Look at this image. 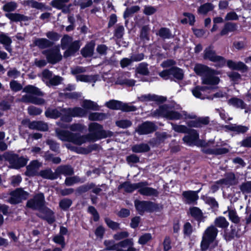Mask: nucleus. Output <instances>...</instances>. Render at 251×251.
<instances>
[{"label": "nucleus", "mask_w": 251, "mask_h": 251, "mask_svg": "<svg viewBox=\"0 0 251 251\" xmlns=\"http://www.w3.org/2000/svg\"><path fill=\"white\" fill-rule=\"evenodd\" d=\"M89 133L81 135L79 133H74L68 130L57 129L55 132L57 137L63 141L72 142L76 145H81L87 142L96 141L102 138L113 135L110 131L103 129L102 126L97 123H92L88 127Z\"/></svg>", "instance_id": "1"}, {"label": "nucleus", "mask_w": 251, "mask_h": 251, "mask_svg": "<svg viewBox=\"0 0 251 251\" xmlns=\"http://www.w3.org/2000/svg\"><path fill=\"white\" fill-rule=\"evenodd\" d=\"M203 58L204 60H209L216 63L215 67L217 68H222L226 66L231 70H236L246 73L248 71V67L243 62H235L231 59L227 60L221 55L216 54V51L213 50L211 45L206 47L203 51Z\"/></svg>", "instance_id": "2"}, {"label": "nucleus", "mask_w": 251, "mask_h": 251, "mask_svg": "<svg viewBox=\"0 0 251 251\" xmlns=\"http://www.w3.org/2000/svg\"><path fill=\"white\" fill-rule=\"evenodd\" d=\"M23 91L28 94L23 96L22 101L36 105L45 104L46 100L43 98L38 97H42L44 95V92L39 88L32 85H27L24 88Z\"/></svg>", "instance_id": "3"}, {"label": "nucleus", "mask_w": 251, "mask_h": 251, "mask_svg": "<svg viewBox=\"0 0 251 251\" xmlns=\"http://www.w3.org/2000/svg\"><path fill=\"white\" fill-rule=\"evenodd\" d=\"M18 7V4L14 1L7 2L5 3L2 9L3 11L7 12L5 14V16L10 20L12 22H19L22 21H28L30 20V18L23 14L17 13H11L16 10Z\"/></svg>", "instance_id": "4"}, {"label": "nucleus", "mask_w": 251, "mask_h": 251, "mask_svg": "<svg viewBox=\"0 0 251 251\" xmlns=\"http://www.w3.org/2000/svg\"><path fill=\"white\" fill-rule=\"evenodd\" d=\"M194 71L199 75H204L202 78L203 84L214 85L219 83L220 78L210 74L211 69L206 65L197 64L194 68Z\"/></svg>", "instance_id": "5"}, {"label": "nucleus", "mask_w": 251, "mask_h": 251, "mask_svg": "<svg viewBox=\"0 0 251 251\" xmlns=\"http://www.w3.org/2000/svg\"><path fill=\"white\" fill-rule=\"evenodd\" d=\"M158 75L163 80H170L179 83L184 77V73L183 69L177 66L172 67L169 69L163 70L160 72Z\"/></svg>", "instance_id": "6"}, {"label": "nucleus", "mask_w": 251, "mask_h": 251, "mask_svg": "<svg viewBox=\"0 0 251 251\" xmlns=\"http://www.w3.org/2000/svg\"><path fill=\"white\" fill-rule=\"evenodd\" d=\"M151 101L158 106L156 110H181V107L174 100H167L165 96L152 94Z\"/></svg>", "instance_id": "7"}, {"label": "nucleus", "mask_w": 251, "mask_h": 251, "mask_svg": "<svg viewBox=\"0 0 251 251\" xmlns=\"http://www.w3.org/2000/svg\"><path fill=\"white\" fill-rule=\"evenodd\" d=\"M218 230L214 226L208 227L204 231L202 240L201 243V248L202 251H206L211 244L215 240Z\"/></svg>", "instance_id": "8"}, {"label": "nucleus", "mask_w": 251, "mask_h": 251, "mask_svg": "<svg viewBox=\"0 0 251 251\" xmlns=\"http://www.w3.org/2000/svg\"><path fill=\"white\" fill-rule=\"evenodd\" d=\"M42 53L46 56L48 62L52 65L56 64L62 59L59 47L44 50L42 51Z\"/></svg>", "instance_id": "9"}, {"label": "nucleus", "mask_w": 251, "mask_h": 251, "mask_svg": "<svg viewBox=\"0 0 251 251\" xmlns=\"http://www.w3.org/2000/svg\"><path fill=\"white\" fill-rule=\"evenodd\" d=\"M134 205L136 210L140 215H143L145 211L152 212L158 208L156 204L151 201H134Z\"/></svg>", "instance_id": "10"}, {"label": "nucleus", "mask_w": 251, "mask_h": 251, "mask_svg": "<svg viewBox=\"0 0 251 251\" xmlns=\"http://www.w3.org/2000/svg\"><path fill=\"white\" fill-rule=\"evenodd\" d=\"M9 195L10 197L6 201L10 204H16L26 199L29 193L24 191L22 188H17L15 190L11 191Z\"/></svg>", "instance_id": "11"}, {"label": "nucleus", "mask_w": 251, "mask_h": 251, "mask_svg": "<svg viewBox=\"0 0 251 251\" xmlns=\"http://www.w3.org/2000/svg\"><path fill=\"white\" fill-rule=\"evenodd\" d=\"M104 106L110 110H137L136 106L114 99L110 100L104 103Z\"/></svg>", "instance_id": "12"}, {"label": "nucleus", "mask_w": 251, "mask_h": 251, "mask_svg": "<svg viewBox=\"0 0 251 251\" xmlns=\"http://www.w3.org/2000/svg\"><path fill=\"white\" fill-rule=\"evenodd\" d=\"M148 185L147 181L139 182L138 188L139 193L145 196L158 197L159 195L158 191L154 188L148 187Z\"/></svg>", "instance_id": "13"}, {"label": "nucleus", "mask_w": 251, "mask_h": 251, "mask_svg": "<svg viewBox=\"0 0 251 251\" xmlns=\"http://www.w3.org/2000/svg\"><path fill=\"white\" fill-rule=\"evenodd\" d=\"M45 202V197L43 193H38L34 197L28 200L26 206L33 209H40L44 205Z\"/></svg>", "instance_id": "14"}, {"label": "nucleus", "mask_w": 251, "mask_h": 251, "mask_svg": "<svg viewBox=\"0 0 251 251\" xmlns=\"http://www.w3.org/2000/svg\"><path fill=\"white\" fill-rule=\"evenodd\" d=\"M80 105L82 108L78 107L63 108L60 110H100L101 108V106H99L97 102L90 100H83Z\"/></svg>", "instance_id": "15"}, {"label": "nucleus", "mask_w": 251, "mask_h": 251, "mask_svg": "<svg viewBox=\"0 0 251 251\" xmlns=\"http://www.w3.org/2000/svg\"><path fill=\"white\" fill-rule=\"evenodd\" d=\"M163 112H168V117L169 119L172 120H178L181 118L187 119H194V116L187 115L184 112L183 116L179 114L176 111H156L153 114L154 117H159L160 116Z\"/></svg>", "instance_id": "16"}, {"label": "nucleus", "mask_w": 251, "mask_h": 251, "mask_svg": "<svg viewBox=\"0 0 251 251\" xmlns=\"http://www.w3.org/2000/svg\"><path fill=\"white\" fill-rule=\"evenodd\" d=\"M8 161L12 168L19 169L26 164L27 160L24 157L12 154L9 156Z\"/></svg>", "instance_id": "17"}, {"label": "nucleus", "mask_w": 251, "mask_h": 251, "mask_svg": "<svg viewBox=\"0 0 251 251\" xmlns=\"http://www.w3.org/2000/svg\"><path fill=\"white\" fill-rule=\"evenodd\" d=\"M156 126L153 122H145L138 126L136 131L140 135L148 134L155 131Z\"/></svg>", "instance_id": "18"}, {"label": "nucleus", "mask_w": 251, "mask_h": 251, "mask_svg": "<svg viewBox=\"0 0 251 251\" xmlns=\"http://www.w3.org/2000/svg\"><path fill=\"white\" fill-rule=\"evenodd\" d=\"M81 43L80 40H75L70 43L68 49L64 52L63 56L65 58L75 55L79 50Z\"/></svg>", "instance_id": "19"}, {"label": "nucleus", "mask_w": 251, "mask_h": 251, "mask_svg": "<svg viewBox=\"0 0 251 251\" xmlns=\"http://www.w3.org/2000/svg\"><path fill=\"white\" fill-rule=\"evenodd\" d=\"M238 182V177H237L232 172L226 173L225 175V178L217 181V183H221L228 187L236 185Z\"/></svg>", "instance_id": "20"}, {"label": "nucleus", "mask_w": 251, "mask_h": 251, "mask_svg": "<svg viewBox=\"0 0 251 251\" xmlns=\"http://www.w3.org/2000/svg\"><path fill=\"white\" fill-rule=\"evenodd\" d=\"M95 45V42L94 40L87 42L85 46L80 50L81 55L84 58L92 57L94 54Z\"/></svg>", "instance_id": "21"}, {"label": "nucleus", "mask_w": 251, "mask_h": 251, "mask_svg": "<svg viewBox=\"0 0 251 251\" xmlns=\"http://www.w3.org/2000/svg\"><path fill=\"white\" fill-rule=\"evenodd\" d=\"M201 188L198 191H186L182 193V196L185 199L186 203H194L199 199L198 194L201 191Z\"/></svg>", "instance_id": "22"}, {"label": "nucleus", "mask_w": 251, "mask_h": 251, "mask_svg": "<svg viewBox=\"0 0 251 251\" xmlns=\"http://www.w3.org/2000/svg\"><path fill=\"white\" fill-rule=\"evenodd\" d=\"M187 135L183 138V141L189 145H195L199 138L197 131L195 129H189Z\"/></svg>", "instance_id": "23"}, {"label": "nucleus", "mask_w": 251, "mask_h": 251, "mask_svg": "<svg viewBox=\"0 0 251 251\" xmlns=\"http://www.w3.org/2000/svg\"><path fill=\"white\" fill-rule=\"evenodd\" d=\"M41 164L37 160H33L26 167L25 174L28 176L39 175L38 170L41 167Z\"/></svg>", "instance_id": "24"}, {"label": "nucleus", "mask_w": 251, "mask_h": 251, "mask_svg": "<svg viewBox=\"0 0 251 251\" xmlns=\"http://www.w3.org/2000/svg\"><path fill=\"white\" fill-rule=\"evenodd\" d=\"M33 43L35 46L41 50L51 48L54 45L53 42L44 38H36L34 40Z\"/></svg>", "instance_id": "25"}, {"label": "nucleus", "mask_w": 251, "mask_h": 251, "mask_svg": "<svg viewBox=\"0 0 251 251\" xmlns=\"http://www.w3.org/2000/svg\"><path fill=\"white\" fill-rule=\"evenodd\" d=\"M25 6H30L33 8L41 10L43 11L44 9L48 10H51V8L50 6H46L44 3L39 2L35 0H26L24 2Z\"/></svg>", "instance_id": "26"}, {"label": "nucleus", "mask_w": 251, "mask_h": 251, "mask_svg": "<svg viewBox=\"0 0 251 251\" xmlns=\"http://www.w3.org/2000/svg\"><path fill=\"white\" fill-rule=\"evenodd\" d=\"M55 172L57 175V178L61 175L71 176L74 173L73 168L69 165L59 166L56 169Z\"/></svg>", "instance_id": "27"}, {"label": "nucleus", "mask_w": 251, "mask_h": 251, "mask_svg": "<svg viewBox=\"0 0 251 251\" xmlns=\"http://www.w3.org/2000/svg\"><path fill=\"white\" fill-rule=\"evenodd\" d=\"M69 112L65 113V115L61 117V120L64 122H69L72 120V117H83L86 114V111H68Z\"/></svg>", "instance_id": "28"}, {"label": "nucleus", "mask_w": 251, "mask_h": 251, "mask_svg": "<svg viewBox=\"0 0 251 251\" xmlns=\"http://www.w3.org/2000/svg\"><path fill=\"white\" fill-rule=\"evenodd\" d=\"M237 24L230 22H227L224 25V27L220 32L221 36L227 34L229 32H232L237 30Z\"/></svg>", "instance_id": "29"}, {"label": "nucleus", "mask_w": 251, "mask_h": 251, "mask_svg": "<svg viewBox=\"0 0 251 251\" xmlns=\"http://www.w3.org/2000/svg\"><path fill=\"white\" fill-rule=\"evenodd\" d=\"M209 123V119L208 117H200L195 120L190 121L188 123L189 126L195 127H200L203 125H208Z\"/></svg>", "instance_id": "30"}, {"label": "nucleus", "mask_w": 251, "mask_h": 251, "mask_svg": "<svg viewBox=\"0 0 251 251\" xmlns=\"http://www.w3.org/2000/svg\"><path fill=\"white\" fill-rule=\"evenodd\" d=\"M151 28L149 25H143L140 31V39L144 43L150 40Z\"/></svg>", "instance_id": "31"}, {"label": "nucleus", "mask_w": 251, "mask_h": 251, "mask_svg": "<svg viewBox=\"0 0 251 251\" xmlns=\"http://www.w3.org/2000/svg\"><path fill=\"white\" fill-rule=\"evenodd\" d=\"M227 102L229 105L232 106L236 108L244 109L246 106V104L242 100L235 97H232L228 100Z\"/></svg>", "instance_id": "32"}, {"label": "nucleus", "mask_w": 251, "mask_h": 251, "mask_svg": "<svg viewBox=\"0 0 251 251\" xmlns=\"http://www.w3.org/2000/svg\"><path fill=\"white\" fill-rule=\"evenodd\" d=\"M28 127L31 129H36L41 131H47L48 129V126L46 123L41 121H33L30 122Z\"/></svg>", "instance_id": "33"}, {"label": "nucleus", "mask_w": 251, "mask_h": 251, "mask_svg": "<svg viewBox=\"0 0 251 251\" xmlns=\"http://www.w3.org/2000/svg\"><path fill=\"white\" fill-rule=\"evenodd\" d=\"M138 185L139 182L132 184L129 182L126 181L120 185L118 186V189H121L123 188L126 192L131 193L135 190H138Z\"/></svg>", "instance_id": "34"}, {"label": "nucleus", "mask_w": 251, "mask_h": 251, "mask_svg": "<svg viewBox=\"0 0 251 251\" xmlns=\"http://www.w3.org/2000/svg\"><path fill=\"white\" fill-rule=\"evenodd\" d=\"M39 176L45 179L54 180L57 178L56 172H53L51 169H47L41 171L39 173Z\"/></svg>", "instance_id": "35"}, {"label": "nucleus", "mask_w": 251, "mask_h": 251, "mask_svg": "<svg viewBox=\"0 0 251 251\" xmlns=\"http://www.w3.org/2000/svg\"><path fill=\"white\" fill-rule=\"evenodd\" d=\"M183 16L187 17L188 19L186 18H184L180 20V23L182 25H186L189 23V25L191 26H193L195 25L196 22V17L195 15L189 12H183L182 13Z\"/></svg>", "instance_id": "36"}, {"label": "nucleus", "mask_w": 251, "mask_h": 251, "mask_svg": "<svg viewBox=\"0 0 251 251\" xmlns=\"http://www.w3.org/2000/svg\"><path fill=\"white\" fill-rule=\"evenodd\" d=\"M183 16L187 17L188 19L186 18H184L180 20V23L182 25H186L189 23V25L191 26H193L195 25L196 22V17L195 15L189 12H183L182 13Z\"/></svg>", "instance_id": "37"}, {"label": "nucleus", "mask_w": 251, "mask_h": 251, "mask_svg": "<svg viewBox=\"0 0 251 251\" xmlns=\"http://www.w3.org/2000/svg\"><path fill=\"white\" fill-rule=\"evenodd\" d=\"M241 192L245 195V199H247V195L251 194V181H246L242 182L239 186Z\"/></svg>", "instance_id": "38"}, {"label": "nucleus", "mask_w": 251, "mask_h": 251, "mask_svg": "<svg viewBox=\"0 0 251 251\" xmlns=\"http://www.w3.org/2000/svg\"><path fill=\"white\" fill-rule=\"evenodd\" d=\"M226 127L228 130L236 132L237 133H244L249 129L247 126L237 125L226 126Z\"/></svg>", "instance_id": "39"}, {"label": "nucleus", "mask_w": 251, "mask_h": 251, "mask_svg": "<svg viewBox=\"0 0 251 251\" xmlns=\"http://www.w3.org/2000/svg\"><path fill=\"white\" fill-rule=\"evenodd\" d=\"M214 5L212 3L207 2L201 5L198 9L199 14L205 15L208 12L212 11L214 9Z\"/></svg>", "instance_id": "40"}, {"label": "nucleus", "mask_w": 251, "mask_h": 251, "mask_svg": "<svg viewBox=\"0 0 251 251\" xmlns=\"http://www.w3.org/2000/svg\"><path fill=\"white\" fill-rule=\"evenodd\" d=\"M131 149L134 152L141 153L148 151L150 148L148 144L142 143L133 146Z\"/></svg>", "instance_id": "41"}, {"label": "nucleus", "mask_w": 251, "mask_h": 251, "mask_svg": "<svg viewBox=\"0 0 251 251\" xmlns=\"http://www.w3.org/2000/svg\"><path fill=\"white\" fill-rule=\"evenodd\" d=\"M85 181L84 179L80 178L77 176H75L71 177H66L65 180V184L66 186H72L75 184L78 183H83Z\"/></svg>", "instance_id": "42"}, {"label": "nucleus", "mask_w": 251, "mask_h": 251, "mask_svg": "<svg viewBox=\"0 0 251 251\" xmlns=\"http://www.w3.org/2000/svg\"><path fill=\"white\" fill-rule=\"evenodd\" d=\"M160 37L163 39H170L173 37L170 29L167 27H161L157 33Z\"/></svg>", "instance_id": "43"}, {"label": "nucleus", "mask_w": 251, "mask_h": 251, "mask_svg": "<svg viewBox=\"0 0 251 251\" xmlns=\"http://www.w3.org/2000/svg\"><path fill=\"white\" fill-rule=\"evenodd\" d=\"M226 212H228L229 219L232 222L235 224H238L240 222V218L235 210L228 208L226 211L224 212V214Z\"/></svg>", "instance_id": "44"}, {"label": "nucleus", "mask_w": 251, "mask_h": 251, "mask_svg": "<svg viewBox=\"0 0 251 251\" xmlns=\"http://www.w3.org/2000/svg\"><path fill=\"white\" fill-rule=\"evenodd\" d=\"M95 186V184L94 183H86L78 187L76 189V192L79 195H81L92 189Z\"/></svg>", "instance_id": "45"}, {"label": "nucleus", "mask_w": 251, "mask_h": 251, "mask_svg": "<svg viewBox=\"0 0 251 251\" xmlns=\"http://www.w3.org/2000/svg\"><path fill=\"white\" fill-rule=\"evenodd\" d=\"M214 224L215 226L222 228H226L229 225V223L226 219L222 216H220L216 218L214 221Z\"/></svg>", "instance_id": "46"}, {"label": "nucleus", "mask_w": 251, "mask_h": 251, "mask_svg": "<svg viewBox=\"0 0 251 251\" xmlns=\"http://www.w3.org/2000/svg\"><path fill=\"white\" fill-rule=\"evenodd\" d=\"M136 73L143 75H148L150 71L148 68V64L146 63H141L136 69Z\"/></svg>", "instance_id": "47"}, {"label": "nucleus", "mask_w": 251, "mask_h": 251, "mask_svg": "<svg viewBox=\"0 0 251 251\" xmlns=\"http://www.w3.org/2000/svg\"><path fill=\"white\" fill-rule=\"evenodd\" d=\"M189 210L191 215L195 219L200 220L202 218L203 214L199 208L193 207L190 208Z\"/></svg>", "instance_id": "48"}, {"label": "nucleus", "mask_w": 251, "mask_h": 251, "mask_svg": "<svg viewBox=\"0 0 251 251\" xmlns=\"http://www.w3.org/2000/svg\"><path fill=\"white\" fill-rule=\"evenodd\" d=\"M69 1L70 0H52L50 2V5L54 8L61 10L64 7V4Z\"/></svg>", "instance_id": "49"}, {"label": "nucleus", "mask_w": 251, "mask_h": 251, "mask_svg": "<svg viewBox=\"0 0 251 251\" xmlns=\"http://www.w3.org/2000/svg\"><path fill=\"white\" fill-rule=\"evenodd\" d=\"M92 0H77L75 1V4L79 5L81 9H84L91 6L93 4Z\"/></svg>", "instance_id": "50"}, {"label": "nucleus", "mask_w": 251, "mask_h": 251, "mask_svg": "<svg viewBox=\"0 0 251 251\" xmlns=\"http://www.w3.org/2000/svg\"><path fill=\"white\" fill-rule=\"evenodd\" d=\"M125 33V28L123 25H117L114 31V36L118 39L123 38Z\"/></svg>", "instance_id": "51"}, {"label": "nucleus", "mask_w": 251, "mask_h": 251, "mask_svg": "<svg viewBox=\"0 0 251 251\" xmlns=\"http://www.w3.org/2000/svg\"><path fill=\"white\" fill-rule=\"evenodd\" d=\"M105 118L104 114L102 113H91L89 114L88 118L91 121H100Z\"/></svg>", "instance_id": "52"}, {"label": "nucleus", "mask_w": 251, "mask_h": 251, "mask_svg": "<svg viewBox=\"0 0 251 251\" xmlns=\"http://www.w3.org/2000/svg\"><path fill=\"white\" fill-rule=\"evenodd\" d=\"M46 35L49 40L54 43V42L58 41L61 37L59 34L53 31L47 32Z\"/></svg>", "instance_id": "53"}, {"label": "nucleus", "mask_w": 251, "mask_h": 251, "mask_svg": "<svg viewBox=\"0 0 251 251\" xmlns=\"http://www.w3.org/2000/svg\"><path fill=\"white\" fill-rule=\"evenodd\" d=\"M205 152L209 154H222L228 152V150L225 148H222L216 149H209Z\"/></svg>", "instance_id": "54"}, {"label": "nucleus", "mask_w": 251, "mask_h": 251, "mask_svg": "<svg viewBox=\"0 0 251 251\" xmlns=\"http://www.w3.org/2000/svg\"><path fill=\"white\" fill-rule=\"evenodd\" d=\"M12 42L10 37L4 33H0V43L3 45H11Z\"/></svg>", "instance_id": "55"}, {"label": "nucleus", "mask_w": 251, "mask_h": 251, "mask_svg": "<svg viewBox=\"0 0 251 251\" xmlns=\"http://www.w3.org/2000/svg\"><path fill=\"white\" fill-rule=\"evenodd\" d=\"M152 238L151 233H146L141 235L138 240V243L140 245H145L150 241Z\"/></svg>", "instance_id": "56"}, {"label": "nucleus", "mask_w": 251, "mask_h": 251, "mask_svg": "<svg viewBox=\"0 0 251 251\" xmlns=\"http://www.w3.org/2000/svg\"><path fill=\"white\" fill-rule=\"evenodd\" d=\"M104 245L107 251H114L118 249V245L113 240H105Z\"/></svg>", "instance_id": "57"}, {"label": "nucleus", "mask_w": 251, "mask_h": 251, "mask_svg": "<svg viewBox=\"0 0 251 251\" xmlns=\"http://www.w3.org/2000/svg\"><path fill=\"white\" fill-rule=\"evenodd\" d=\"M52 240L54 242L61 245V248L64 249L65 247V238L62 235H56L54 236Z\"/></svg>", "instance_id": "58"}, {"label": "nucleus", "mask_w": 251, "mask_h": 251, "mask_svg": "<svg viewBox=\"0 0 251 251\" xmlns=\"http://www.w3.org/2000/svg\"><path fill=\"white\" fill-rule=\"evenodd\" d=\"M46 143L50 146V148L53 151L59 152V145L54 140L48 139L46 141Z\"/></svg>", "instance_id": "59"}, {"label": "nucleus", "mask_w": 251, "mask_h": 251, "mask_svg": "<svg viewBox=\"0 0 251 251\" xmlns=\"http://www.w3.org/2000/svg\"><path fill=\"white\" fill-rule=\"evenodd\" d=\"M72 37L69 35L67 34L64 35L61 40L62 48L64 49L68 47L72 42Z\"/></svg>", "instance_id": "60"}, {"label": "nucleus", "mask_w": 251, "mask_h": 251, "mask_svg": "<svg viewBox=\"0 0 251 251\" xmlns=\"http://www.w3.org/2000/svg\"><path fill=\"white\" fill-rule=\"evenodd\" d=\"M76 79L77 81L89 82L93 80V76L86 75H76Z\"/></svg>", "instance_id": "61"}, {"label": "nucleus", "mask_w": 251, "mask_h": 251, "mask_svg": "<svg viewBox=\"0 0 251 251\" xmlns=\"http://www.w3.org/2000/svg\"><path fill=\"white\" fill-rule=\"evenodd\" d=\"M104 221L108 226L113 230L120 229V224L117 222L111 220L108 218H105Z\"/></svg>", "instance_id": "62"}, {"label": "nucleus", "mask_w": 251, "mask_h": 251, "mask_svg": "<svg viewBox=\"0 0 251 251\" xmlns=\"http://www.w3.org/2000/svg\"><path fill=\"white\" fill-rule=\"evenodd\" d=\"M10 89L14 92H18L23 88L22 85L16 80H12L10 82Z\"/></svg>", "instance_id": "63"}, {"label": "nucleus", "mask_w": 251, "mask_h": 251, "mask_svg": "<svg viewBox=\"0 0 251 251\" xmlns=\"http://www.w3.org/2000/svg\"><path fill=\"white\" fill-rule=\"evenodd\" d=\"M72 204V201L70 199H64L59 202V206L63 210H67Z\"/></svg>", "instance_id": "64"}]
</instances>
